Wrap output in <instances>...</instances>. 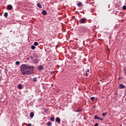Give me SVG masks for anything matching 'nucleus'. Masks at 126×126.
<instances>
[{"instance_id":"17","label":"nucleus","mask_w":126,"mask_h":126,"mask_svg":"<svg viewBox=\"0 0 126 126\" xmlns=\"http://www.w3.org/2000/svg\"><path fill=\"white\" fill-rule=\"evenodd\" d=\"M30 117H31V118H33V117H34V113H33V112H31V113H30Z\"/></svg>"},{"instance_id":"12","label":"nucleus","mask_w":126,"mask_h":126,"mask_svg":"<svg viewBox=\"0 0 126 126\" xmlns=\"http://www.w3.org/2000/svg\"><path fill=\"white\" fill-rule=\"evenodd\" d=\"M77 5L78 6H79V7H80V6H82V2H78V3L77 4Z\"/></svg>"},{"instance_id":"5","label":"nucleus","mask_w":126,"mask_h":126,"mask_svg":"<svg viewBox=\"0 0 126 126\" xmlns=\"http://www.w3.org/2000/svg\"><path fill=\"white\" fill-rule=\"evenodd\" d=\"M119 88L120 89H125V88H126V86L123 84H120Z\"/></svg>"},{"instance_id":"7","label":"nucleus","mask_w":126,"mask_h":126,"mask_svg":"<svg viewBox=\"0 0 126 126\" xmlns=\"http://www.w3.org/2000/svg\"><path fill=\"white\" fill-rule=\"evenodd\" d=\"M81 29H82L81 32H86V31H87V29H86V28L82 27Z\"/></svg>"},{"instance_id":"20","label":"nucleus","mask_w":126,"mask_h":126,"mask_svg":"<svg viewBox=\"0 0 126 126\" xmlns=\"http://www.w3.org/2000/svg\"><path fill=\"white\" fill-rule=\"evenodd\" d=\"M31 49H32V50H35V49H36V47H35V46H34V45H32V46H31Z\"/></svg>"},{"instance_id":"11","label":"nucleus","mask_w":126,"mask_h":126,"mask_svg":"<svg viewBox=\"0 0 126 126\" xmlns=\"http://www.w3.org/2000/svg\"><path fill=\"white\" fill-rule=\"evenodd\" d=\"M42 14L43 15H47V11L45 10H43L42 11Z\"/></svg>"},{"instance_id":"8","label":"nucleus","mask_w":126,"mask_h":126,"mask_svg":"<svg viewBox=\"0 0 126 126\" xmlns=\"http://www.w3.org/2000/svg\"><path fill=\"white\" fill-rule=\"evenodd\" d=\"M7 9L8 10H11V9H12V5H11V4L8 5Z\"/></svg>"},{"instance_id":"22","label":"nucleus","mask_w":126,"mask_h":126,"mask_svg":"<svg viewBox=\"0 0 126 126\" xmlns=\"http://www.w3.org/2000/svg\"><path fill=\"white\" fill-rule=\"evenodd\" d=\"M33 81H34V82H37V78L36 77H34L33 78Z\"/></svg>"},{"instance_id":"28","label":"nucleus","mask_w":126,"mask_h":126,"mask_svg":"<svg viewBox=\"0 0 126 126\" xmlns=\"http://www.w3.org/2000/svg\"><path fill=\"white\" fill-rule=\"evenodd\" d=\"M94 99H95V97H94V96L91 97V100H92V101H93V100H94Z\"/></svg>"},{"instance_id":"1","label":"nucleus","mask_w":126,"mask_h":126,"mask_svg":"<svg viewBox=\"0 0 126 126\" xmlns=\"http://www.w3.org/2000/svg\"><path fill=\"white\" fill-rule=\"evenodd\" d=\"M26 69H27V65L23 64L21 66V71L25 72Z\"/></svg>"},{"instance_id":"10","label":"nucleus","mask_w":126,"mask_h":126,"mask_svg":"<svg viewBox=\"0 0 126 126\" xmlns=\"http://www.w3.org/2000/svg\"><path fill=\"white\" fill-rule=\"evenodd\" d=\"M56 121L57 122V123H61V119L59 117H57L56 119Z\"/></svg>"},{"instance_id":"21","label":"nucleus","mask_w":126,"mask_h":126,"mask_svg":"<svg viewBox=\"0 0 126 126\" xmlns=\"http://www.w3.org/2000/svg\"><path fill=\"white\" fill-rule=\"evenodd\" d=\"M18 87L19 89H22V85H19L18 86Z\"/></svg>"},{"instance_id":"18","label":"nucleus","mask_w":126,"mask_h":126,"mask_svg":"<svg viewBox=\"0 0 126 126\" xmlns=\"http://www.w3.org/2000/svg\"><path fill=\"white\" fill-rule=\"evenodd\" d=\"M99 118L100 117H99L97 115L94 116V120H99Z\"/></svg>"},{"instance_id":"27","label":"nucleus","mask_w":126,"mask_h":126,"mask_svg":"<svg viewBox=\"0 0 126 126\" xmlns=\"http://www.w3.org/2000/svg\"><path fill=\"white\" fill-rule=\"evenodd\" d=\"M34 46H38V42H35L34 43Z\"/></svg>"},{"instance_id":"33","label":"nucleus","mask_w":126,"mask_h":126,"mask_svg":"<svg viewBox=\"0 0 126 126\" xmlns=\"http://www.w3.org/2000/svg\"><path fill=\"white\" fill-rule=\"evenodd\" d=\"M27 61H29L30 60V58H27Z\"/></svg>"},{"instance_id":"16","label":"nucleus","mask_w":126,"mask_h":126,"mask_svg":"<svg viewBox=\"0 0 126 126\" xmlns=\"http://www.w3.org/2000/svg\"><path fill=\"white\" fill-rule=\"evenodd\" d=\"M50 121H51V122H54V121H55V117H51L50 118Z\"/></svg>"},{"instance_id":"19","label":"nucleus","mask_w":126,"mask_h":126,"mask_svg":"<svg viewBox=\"0 0 126 126\" xmlns=\"http://www.w3.org/2000/svg\"><path fill=\"white\" fill-rule=\"evenodd\" d=\"M4 16L5 17H7V16H8V13H7V12H5V13H4Z\"/></svg>"},{"instance_id":"31","label":"nucleus","mask_w":126,"mask_h":126,"mask_svg":"<svg viewBox=\"0 0 126 126\" xmlns=\"http://www.w3.org/2000/svg\"><path fill=\"white\" fill-rule=\"evenodd\" d=\"M98 120H100V121H104V119L99 118V119Z\"/></svg>"},{"instance_id":"35","label":"nucleus","mask_w":126,"mask_h":126,"mask_svg":"<svg viewBox=\"0 0 126 126\" xmlns=\"http://www.w3.org/2000/svg\"><path fill=\"white\" fill-rule=\"evenodd\" d=\"M77 25H78V22L77 23Z\"/></svg>"},{"instance_id":"34","label":"nucleus","mask_w":126,"mask_h":126,"mask_svg":"<svg viewBox=\"0 0 126 126\" xmlns=\"http://www.w3.org/2000/svg\"><path fill=\"white\" fill-rule=\"evenodd\" d=\"M124 72H125V73H126V70H124Z\"/></svg>"},{"instance_id":"30","label":"nucleus","mask_w":126,"mask_h":126,"mask_svg":"<svg viewBox=\"0 0 126 126\" xmlns=\"http://www.w3.org/2000/svg\"><path fill=\"white\" fill-rule=\"evenodd\" d=\"M94 126H99L98 123H95Z\"/></svg>"},{"instance_id":"24","label":"nucleus","mask_w":126,"mask_h":126,"mask_svg":"<svg viewBox=\"0 0 126 126\" xmlns=\"http://www.w3.org/2000/svg\"><path fill=\"white\" fill-rule=\"evenodd\" d=\"M16 64H17V65H19V64H20V62L19 61H17L16 62Z\"/></svg>"},{"instance_id":"14","label":"nucleus","mask_w":126,"mask_h":126,"mask_svg":"<svg viewBox=\"0 0 126 126\" xmlns=\"http://www.w3.org/2000/svg\"><path fill=\"white\" fill-rule=\"evenodd\" d=\"M37 6L39 7L40 8H42V4L40 3H37Z\"/></svg>"},{"instance_id":"25","label":"nucleus","mask_w":126,"mask_h":126,"mask_svg":"<svg viewBox=\"0 0 126 126\" xmlns=\"http://www.w3.org/2000/svg\"><path fill=\"white\" fill-rule=\"evenodd\" d=\"M47 126H52V123H51V122H48L47 123Z\"/></svg>"},{"instance_id":"32","label":"nucleus","mask_w":126,"mask_h":126,"mask_svg":"<svg viewBox=\"0 0 126 126\" xmlns=\"http://www.w3.org/2000/svg\"><path fill=\"white\" fill-rule=\"evenodd\" d=\"M28 126H32V125L31 124H29L28 125Z\"/></svg>"},{"instance_id":"26","label":"nucleus","mask_w":126,"mask_h":126,"mask_svg":"<svg viewBox=\"0 0 126 126\" xmlns=\"http://www.w3.org/2000/svg\"><path fill=\"white\" fill-rule=\"evenodd\" d=\"M123 9L124 10H126V5H124L123 6Z\"/></svg>"},{"instance_id":"3","label":"nucleus","mask_w":126,"mask_h":126,"mask_svg":"<svg viewBox=\"0 0 126 126\" xmlns=\"http://www.w3.org/2000/svg\"><path fill=\"white\" fill-rule=\"evenodd\" d=\"M86 20H87V19L85 18H83L82 19H81L80 20V23L81 24L86 23Z\"/></svg>"},{"instance_id":"23","label":"nucleus","mask_w":126,"mask_h":126,"mask_svg":"<svg viewBox=\"0 0 126 126\" xmlns=\"http://www.w3.org/2000/svg\"><path fill=\"white\" fill-rule=\"evenodd\" d=\"M108 114V113H102V116H103V117H105L107 114Z\"/></svg>"},{"instance_id":"15","label":"nucleus","mask_w":126,"mask_h":126,"mask_svg":"<svg viewBox=\"0 0 126 126\" xmlns=\"http://www.w3.org/2000/svg\"><path fill=\"white\" fill-rule=\"evenodd\" d=\"M82 111V108H79L76 112L78 113H79L80 112H81Z\"/></svg>"},{"instance_id":"13","label":"nucleus","mask_w":126,"mask_h":126,"mask_svg":"<svg viewBox=\"0 0 126 126\" xmlns=\"http://www.w3.org/2000/svg\"><path fill=\"white\" fill-rule=\"evenodd\" d=\"M89 71H90L89 69H87V70L86 71V76H88V74H89Z\"/></svg>"},{"instance_id":"6","label":"nucleus","mask_w":126,"mask_h":126,"mask_svg":"<svg viewBox=\"0 0 126 126\" xmlns=\"http://www.w3.org/2000/svg\"><path fill=\"white\" fill-rule=\"evenodd\" d=\"M33 63L35 64L39 63V60L34 59L33 60Z\"/></svg>"},{"instance_id":"4","label":"nucleus","mask_w":126,"mask_h":126,"mask_svg":"<svg viewBox=\"0 0 126 126\" xmlns=\"http://www.w3.org/2000/svg\"><path fill=\"white\" fill-rule=\"evenodd\" d=\"M27 69H30L31 71H34V66H33V65L28 66V65H27Z\"/></svg>"},{"instance_id":"9","label":"nucleus","mask_w":126,"mask_h":126,"mask_svg":"<svg viewBox=\"0 0 126 126\" xmlns=\"http://www.w3.org/2000/svg\"><path fill=\"white\" fill-rule=\"evenodd\" d=\"M44 68V67H43V65H40L38 67V70H42Z\"/></svg>"},{"instance_id":"2","label":"nucleus","mask_w":126,"mask_h":126,"mask_svg":"<svg viewBox=\"0 0 126 126\" xmlns=\"http://www.w3.org/2000/svg\"><path fill=\"white\" fill-rule=\"evenodd\" d=\"M33 73L34 71L30 70H28L25 72H22L23 75H25V74H33Z\"/></svg>"},{"instance_id":"29","label":"nucleus","mask_w":126,"mask_h":126,"mask_svg":"<svg viewBox=\"0 0 126 126\" xmlns=\"http://www.w3.org/2000/svg\"><path fill=\"white\" fill-rule=\"evenodd\" d=\"M30 59H31V60H33V59H34V57L33 56H30Z\"/></svg>"}]
</instances>
